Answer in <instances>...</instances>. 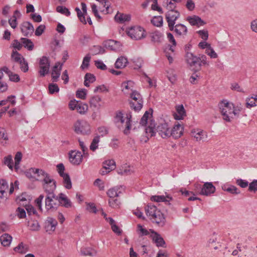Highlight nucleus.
<instances>
[{"label":"nucleus","mask_w":257,"mask_h":257,"mask_svg":"<svg viewBox=\"0 0 257 257\" xmlns=\"http://www.w3.org/2000/svg\"><path fill=\"white\" fill-rule=\"evenodd\" d=\"M218 107L223 119L227 122H230L235 117H238L242 109L241 104H234L225 99L219 102Z\"/></svg>","instance_id":"obj_1"},{"label":"nucleus","mask_w":257,"mask_h":257,"mask_svg":"<svg viewBox=\"0 0 257 257\" xmlns=\"http://www.w3.org/2000/svg\"><path fill=\"white\" fill-rule=\"evenodd\" d=\"M155 126V121L150 120L149 125L145 128L146 133L148 136H154L156 131L159 135L163 139L170 137V129L167 123H161L158 125L156 128Z\"/></svg>","instance_id":"obj_2"},{"label":"nucleus","mask_w":257,"mask_h":257,"mask_svg":"<svg viewBox=\"0 0 257 257\" xmlns=\"http://www.w3.org/2000/svg\"><path fill=\"white\" fill-rule=\"evenodd\" d=\"M131 119L132 115L131 113H126L124 116L120 111L116 112L114 117L115 124L125 135L130 134L131 128Z\"/></svg>","instance_id":"obj_3"},{"label":"nucleus","mask_w":257,"mask_h":257,"mask_svg":"<svg viewBox=\"0 0 257 257\" xmlns=\"http://www.w3.org/2000/svg\"><path fill=\"white\" fill-rule=\"evenodd\" d=\"M147 216L159 226H163L166 223L164 214L154 205H148L145 209Z\"/></svg>","instance_id":"obj_4"},{"label":"nucleus","mask_w":257,"mask_h":257,"mask_svg":"<svg viewBox=\"0 0 257 257\" xmlns=\"http://www.w3.org/2000/svg\"><path fill=\"white\" fill-rule=\"evenodd\" d=\"M175 8V4L172 2L168 3L166 6V9L168 10V12L166 15V19L170 31L174 30L176 21L180 17L179 12L174 10Z\"/></svg>","instance_id":"obj_5"},{"label":"nucleus","mask_w":257,"mask_h":257,"mask_svg":"<svg viewBox=\"0 0 257 257\" xmlns=\"http://www.w3.org/2000/svg\"><path fill=\"white\" fill-rule=\"evenodd\" d=\"M127 35L132 39L141 40L146 36V31L140 26L133 27L126 31Z\"/></svg>","instance_id":"obj_6"},{"label":"nucleus","mask_w":257,"mask_h":257,"mask_svg":"<svg viewBox=\"0 0 257 257\" xmlns=\"http://www.w3.org/2000/svg\"><path fill=\"white\" fill-rule=\"evenodd\" d=\"M31 198V196L28 195L26 193H23L20 196L16 198L17 203L20 204V205L25 207L29 216L31 215L32 211V206L30 205Z\"/></svg>","instance_id":"obj_7"},{"label":"nucleus","mask_w":257,"mask_h":257,"mask_svg":"<svg viewBox=\"0 0 257 257\" xmlns=\"http://www.w3.org/2000/svg\"><path fill=\"white\" fill-rule=\"evenodd\" d=\"M74 130L77 134L88 135L91 133L90 124L86 121L77 120L74 124Z\"/></svg>","instance_id":"obj_8"},{"label":"nucleus","mask_w":257,"mask_h":257,"mask_svg":"<svg viewBox=\"0 0 257 257\" xmlns=\"http://www.w3.org/2000/svg\"><path fill=\"white\" fill-rule=\"evenodd\" d=\"M11 59L13 61L19 64L21 70L24 72L28 70V64L24 58L16 50H13L11 54Z\"/></svg>","instance_id":"obj_9"},{"label":"nucleus","mask_w":257,"mask_h":257,"mask_svg":"<svg viewBox=\"0 0 257 257\" xmlns=\"http://www.w3.org/2000/svg\"><path fill=\"white\" fill-rule=\"evenodd\" d=\"M131 97L133 99V101L131 102V108L135 111L140 110L143 107V103L141 95L135 90L131 93Z\"/></svg>","instance_id":"obj_10"},{"label":"nucleus","mask_w":257,"mask_h":257,"mask_svg":"<svg viewBox=\"0 0 257 257\" xmlns=\"http://www.w3.org/2000/svg\"><path fill=\"white\" fill-rule=\"evenodd\" d=\"M42 186L47 195L53 194L56 188V182L51 176H49L43 181Z\"/></svg>","instance_id":"obj_11"},{"label":"nucleus","mask_w":257,"mask_h":257,"mask_svg":"<svg viewBox=\"0 0 257 257\" xmlns=\"http://www.w3.org/2000/svg\"><path fill=\"white\" fill-rule=\"evenodd\" d=\"M58 202V196H56L55 194L47 195L45 201L46 209L51 211L56 209L59 206Z\"/></svg>","instance_id":"obj_12"},{"label":"nucleus","mask_w":257,"mask_h":257,"mask_svg":"<svg viewBox=\"0 0 257 257\" xmlns=\"http://www.w3.org/2000/svg\"><path fill=\"white\" fill-rule=\"evenodd\" d=\"M83 158L82 154L79 151L71 150L69 153V161L74 165H79L83 161Z\"/></svg>","instance_id":"obj_13"},{"label":"nucleus","mask_w":257,"mask_h":257,"mask_svg":"<svg viewBox=\"0 0 257 257\" xmlns=\"http://www.w3.org/2000/svg\"><path fill=\"white\" fill-rule=\"evenodd\" d=\"M39 74L41 76H44L49 71L50 62L49 58L46 56H43L40 60Z\"/></svg>","instance_id":"obj_14"},{"label":"nucleus","mask_w":257,"mask_h":257,"mask_svg":"<svg viewBox=\"0 0 257 257\" xmlns=\"http://www.w3.org/2000/svg\"><path fill=\"white\" fill-rule=\"evenodd\" d=\"M57 224V221L55 218L48 217L44 222V228L47 232L51 234L55 231Z\"/></svg>","instance_id":"obj_15"},{"label":"nucleus","mask_w":257,"mask_h":257,"mask_svg":"<svg viewBox=\"0 0 257 257\" xmlns=\"http://www.w3.org/2000/svg\"><path fill=\"white\" fill-rule=\"evenodd\" d=\"M190 134L191 137L196 142L203 141L207 136L206 132L199 128H193Z\"/></svg>","instance_id":"obj_16"},{"label":"nucleus","mask_w":257,"mask_h":257,"mask_svg":"<svg viewBox=\"0 0 257 257\" xmlns=\"http://www.w3.org/2000/svg\"><path fill=\"white\" fill-rule=\"evenodd\" d=\"M176 111L173 113V116L175 120H183L186 115V110L183 104L177 105L175 106Z\"/></svg>","instance_id":"obj_17"},{"label":"nucleus","mask_w":257,"mask_h":257,"mask_svg":"<svg viewBox=\"0 0 257 257\" xmlns=\"http://www.w3.org/2000/svg\"><path fill=\"white\" fill-rule=\"evenodd\" d=\"M150 237L153 241L156 243L158 247L164 246L165 242L164 239L161 237V235L158 232L155 231L153 229H150Z\"/></svg>","instance_id":"obj_18"},{"label":"nucleus","mask_w":257,"mask_h":257,"mask_svg":"<svg viewBox=\"0 0 257 257\" xmlns=\"http://www.w3.org/2000/svg\"><path fill=\"white\" fill-rule=\"evenodd\" d=\"M63 63L57 62L53 67L51 72V77L53 81L56 82L60 77Z\"/></svg>","instance_id":"obj_19"},{"label":"nucleus","mask_w":257,"mask_h":257,"mask_svg":"<svg viewBox=\"0 0 257 257\" xmlns=\"http://www.w3.org/2000/svg\"><path fill=\"white\" fill-rule=\"evenodd\" d=\"M134 82L131 80H127L123 82L121 84V91L124 94H131L134 91Z\"/></svg>","instance_id":"obj_20"},{"label":"nucleus","mask_w":257,"mask_h":257,"mask_svg":"<svg viewBox=\"0 0 257 257\" xmlns=\"http://www.w3.org/2000/svg\"><path fill=\"white\" fill-rule=\"evenodd\" d=\"M184 131V127L179 123L175 124L173 127L170 130V137L172 136L175 139L180 138Z\"/></svg>","instance_id":"obj_21"},{"label":"nucleus","mask_w":257,"mask_h":257,"mask_svg":"<svg viewBox=\"0 0 257 257\" xmlns=\"http://www.w3.org/2000/svg\"><path fill=\"white\" fill-rule=\"evenodd\" d=\"M50 175L44 170L36 169L33 170V180L38 181H43Z\"/></svg>","instance_id":"obj_22"},{"label":"nucleus","mask_w":257,"mask_h":257,"mask_svg":"<svg viewBox=\"0 0 257 257\" xmlns=\"http://www.w3.org/2000/svg\"><path fill=\"white\" fill-rule=\"evenodd\" d=\"M215 187L211 182H206L204 184L201 192L200 194L208 196L215 192Z\"/></svg>","instance_id":"obj_23"},{"label":"nucleus","mask_w":257,"mask_h":257,"mask_svg":"<svg viewBox=\"0 0 257 257\" xmlns=\"http://www.w3.org/2000/svg\"><path fill=\"white\" fill-rule=\"evenodd\" d=\"M124 188L122 186H116L110 188L107 192V195L110 198L118 197L122 193Z\"/></svg>","instance_id":"obj_24"},{"label":"nucleus","mask_w":257,"mask_h":257,"mask_svg":"<svg viewBox=\"0 0 257 257\" xmlns=\"http://www.w3.org/2000/svg\"><path fill=\"white\" fill-rule=\"evenodd\" d=\"M21 30L22 34L26 37L31 36L32 34V25L29 22H24L21 24Z\"/></svg>","instance_id":"obj_25"},{"label":"nucleus","mask_w":257,"mask_h":257,"mask_svg":"<svg viewBox=\"0 0 257 257\" xmlns=\"http://www.w3.org/2000/svg\"><path fill=\"white\" fill-rule=\"evenodd\" d=\"M176 35L179 36L184 37L187 35L188 29L187 27L182 24H178L174 25V30Z\"/></svg>","instance_id":"obj_26"},{"label":"nucleus","mask_w":257,"mask_h":257,"mask_svg":"<svg viewBox=\"0 0 257 257\" xmlns=\"http://www.w3.org/2000/svg\"><path fill=\"white\" fill-rule=\"evenodd\" d=\"M97 1L100 5H102L103 6V8L99 6L98 8L99 9V11L102 13L105 14H107L110 13V12L109 11V8L111 6V3L110 1H112V0H95Z\"/></svg>","instance_id":"obj_27"},{"label":"nucleus","mask_w":257,"mask_h":257,"mask_svg":"<svg viewBox=\"0 0 257 257\" xmlns=\"http://www.w3.org/2000/svg\"><path fill=\"white\" fill-rule=\"evenodd\" d=\"M187 20L192 26L200 27L206 24V23L203 21L201 18L197 16L188 17L187 18Z\"/></svg>","instance_id":"obj_28"},{"label":"nucleus","mask_w":257,"mask_h":257,"mask_svg":"<svg viewBox=\"0 0 257 257\" xmlns=\"http://www.w3.org/2000/svg\"><path fill=\"white\" fill-rule=\"evenodd\" d=\"M58 201L59 205L61 204L66 208H70L72 206V204L70 200L63 193H61L59 194Z\"/></svg>","instance_id":"obj_29"},{"label":"nucleus","mask_w":257,"mask_h":257,"mask_svg":"<svg viewBox=\"0 0 257 257\" xmlns=\"http://www.w3.org/2000/svg\"><path fill=\"white\" fill-rule=\"evenodd\" d=\"M103 167L105 171H102L101 174L104 175L115 169V163L113 160H106L103 162Z\"/></svg>","instance_id":"obj_30"},{"label":"nucleus","mask_w":257,"mask_h":257,"mask_svg":"<svg viewBox=\"0 0 257 257\" xmlns=\"http://www.w3.org/2000/svg\"><path fill=\"white\" fill-rule=\"evenodd\" d=\"M151 200L156 202H169L172 200V198L168 195H155L151 197Z\"/></svg>","instance_id":"obj_31"},{"label":"nucleus","mask_w":257,"mask_h":257,"mask_svg":"<svg viewBox=\"0 0 257 257\" xmlns=\"http://www.w3.org/2000/svg\"><path fill=\"white\" fill-rule=\"evenodd\" d=\"M186 60L187 63L191 66H194L199 62L198 57L189 52L187 53L186 55Z\"/></svg>","instance_id":"obj_32"},{"label":"nucleus","mask_w":257,"mask_h":257,"mask_svg":"<svg viewBox=\"0 0 257 257\" xmlns=\"http://www.w3.org/2000/svg\"><path fill=\"white\" fill-rule=\"evenodd\" d=\"M103 45L104 47L111 50H116L119 46L118 43L112 40H108L104 41Z\"/></svg>","instance_id":"obj_33"},{"label":"nucleus","mask_w":257,"mask_h":257,"mask_svg":"<svg viewBox=\"0 0 257 257\" xmlns=\"http://www.w3.org/2000/svg\"><path fill=\"white\" fill-rule=\"evenodd\" d=\"M127 63V59L124 56H120L116 60L115 67L117 69H122L126 66Z\"/></svg>","instance_id":"obj_34"},{"label":"nucleus","mask_w":257,"mask_h":257,"mask_svg":"<svg viewBox=\"0 0 257 257\" xmlns=\"http://www.w3.org/2000/svg\"><path fill=\"white\" fill-rule=\"evenodd\" d=\"M102 99L100 96L96 95L92 97L90 100L89 103L91 107L99 108L101 107V102Z\"/></svg>","instance_id":"obj_35"},{"label":"nucleus","mask_w":257,"mask_h":257,"mask_svg":"<svg viewBox=\"0 0 257 257\" xmlns=\"http://www.w3.org/2000/svg\"><path fill=\"white\" fill-rule=\"evenodd\" d=\"M12 237L8 233H5L0 237V241L4 246H9L12 241Z\"/></svg>","instance_id":"obj_36"},{"label":"nucleus","mask_w":257,"mask_h":257,"mask_svg":"<svg viewBox=\"0 0 257 257\" xmlns=\"http://www.w3.org/2000/svg\"><path fill=\"white\" fill-rule=\"evenodd\" d=\"M109 223L111 225L112 230L118 235L121 234L122 231L121 229L116 225L115 221L111 218L108 217Z\"/></svg>","instance_id":"obj_37"},{"label":"nucleus","mask_w":257,"mask_h":257,"mask_svg":"<svg viewBox=\"0 0 257 257\" xmlns=\"http://www.w3.org/2000/svg\"><path fill=\"white\" fill-rule=\"evenodd\" d=\"M100 136L98 135L95 136L92 139V142L89 146L90 150L93 152L95 151L98 148Z\"/></svg>","instance_id":"obj_38"},{"label":"nucleus","mask_w":257,"mask_h":257,"mask_svg":"<svg viewBox=\"0 0 257 257\" xmlns=\"http://www.w3.org/2000/svg\"><path fill=\"white\" fill-rule=\"evenodd\" d=\"M8 189V184L7 181L4 179L0 180V198H3L6 191Z\"/></svg>","instance_id":"obj_39"},{"label":"nucleus","mask_w":257,"mask_h":257,"mask_svg":"<svg viewBox=\"0 0 257 257\" xmlns=\"http://www.w3.org/2000/svg\"><path fill=\"white\" fill-rule=\"evenodd\" d=\"M76 110L80 114H84L88 110V106L86 103L80 101Z\"/></svg>","instance_id":"obj_40"},{"label":"nucleus","mask_w":257,"mask_h":257,"mask_svg":"<svg viewBox=\"0 0 257 257\" xmlns=\"http://www.w3.org/2000/svg\"><path fill=\"white\" fill-rule=\"evenodd\" d=\"M108 204L109 206L111 208H118L121 205V201L118 197L110 198L108 200Z\"/></svg>","instance_id":"obj_41"},{"label":"nucleus","mask_w":257,"mask_h":257,"mask_svg":"<svg viewBox=\"0 0 257 257\" xmlns=\"http://www.w3.org/2000/svg\"><path fill=\"white\" fill-rule=\"evenodd\" d=\"M95 77L94 75L90 73H86L85 76L84 84L86 87L90 86V83H92L95 81Z\"/></svg>","instance_id":"obj_42"},{"label":"nucleus","mask_w":257,"mask_h":257,"mask_svg":"<svg viewBox=\"0 0 257 257\" xmlns=\"http://www.w3.org/2000/svg\"><path fill=\"white\" fill-rule=\"evenodd\" d=\"M14 250L15 252L25 254L28 251V249L27 245H24L23 242H21L17 246L15 247Z\"/></svg>","instance_id":"obj_43"},{"label":"nucleus","mask_w":257,"mask_h":257,"mask_svg":"<svg viewBox=\"0 0 257 257\" xmlns=\"http://www.w3.org/2000/svg\"><path fill=\"white\" fill-rule=\"evenodd\" d=\"M131 19V17L128 15H124L123 14H117L115 16V20L120 23H123L126 21H128Z\"/></svg>","instance_id":"obj_44"},{"label":"nucleus","mask_w":257,"mask_h":257,"mask_svg":"<svg viewBox=\"0 0 257 257\" xmlns=\"http://www.w3.org/2000/svg\"><path fill=\"white\" fill-rule=\"evenodd\" d=\"M151 23L156 27H161L163 25V18L161 16H154L151 20Z\"/></svg>","instance_id":"obj_45"},{"label":"nucleus","mask_w":257,"mask_h":257,"mask_svg":"<svg viewBox=\"0 0 257 257\" xmlns=\"http://www.w3.org/2000/svg\"><path fill=\"white\" fill-rule=\"evenodd\" d=\"M63 179V184L66 189H69L72 187V183L70 178L68 174L62 176Z\"/></svg>","instance_id":"obj_46"},{"label":"nucleus","mask_w":257,"mask_h":257,"mask_svg":"<svg viewBox=\"0 0 257 257\" xmlns=\"http://www.w3.org/2000/svg\"><path fill=\"white\" fill-rule=\"evenodd\" d=\"M246 106L247 107H252L257 105V96L247 98L246 100Z\"/></svg>","instance_id":"obj_47"},{"label":"nucleus","mask_w":257,"mask_h":257,"mask_svg":"<svg viewBox=\"0 0 257 257\" xmlns=\"http://www.w3.org/2000/svg\"><path fill=\"white\" fill-rule=\"evenodd\" d=\"M20 40L23 46L27 48L29 50H32V42L31 40L25 38H22Z\"/></svg>","instance_id":"obj_48"},{"label":"nucleus","mask_w":257,"mask_h":257,"mask_svg":"<svg viewBox=\"0 0 257 257\" xmlns=\"http://www.w3.org/2000/svg\"><path fill=\"white\" fill-rule=\"evenodd\" d=\"M97 251L92 248H86L85 250L81 251V254L84 256H93L97 254Z\"/></svg>","instance_id":"obj_49"},{"label":"nucleus","mask_w":257,"mask_h":257,"mask_svg":"<svg viewBox=\"0 0 257 257\" xmlns=\"http://www.w3.org/2000/svg\"><path fill=\"white\" fill-rule=\"evenodd\" d=\"M90 59L91 56L89 54H87L86 56L84 57L82 61V63L81 65V68L82 70H84L88 68Z\"/></svg>","instance_id":"obj_50"},{"label":"nucleus","mask_w":257,"mask_h":257,"mask_svg":"<svg viewBox=\"0 0 257 257\" xmlns=\"http://www.w3.org/2000/svg\"><path fill=\"white\" fill-rule=\"evenodd\" d=\"M137 231L141 236L148 235L150 232V230H148L141 224L137 225Z\"/></svg>","instance_id":"obj_51"},{"label":"nucleus","mask_w":257,"mask_h":257,"mask_svg":"<svg viewBox=\"0 0 257 257\" xmlns=\"http://www.w3.org/2000/svg\"><path fill=\"white\" fill-rule=\"evenodd\" d=\"M151 115V114H150L149 112L146 111L141 119L140 124L142 125L146 126L147 127L149 124V122L148 123V120L149 118V116ZM149 122H150V121Z\"/></svg>","instance_id":"obj_52"},{"label":"nucleus","mask_w":257,"mask_h":257,"mask_svg":"<svg viewBox=\"0 0 257 257\" xmlns=\"http://www.w3.org/2000/svg\"><path fill=\"white\" fill-rule=\"evenodd\" d=\"M86 209L89 213L96 214L97 210L95 205L93 203H86Z\"/></svg>","instance_id":"obj_53"},{"label":"nucleus","mask_w":257,"mask_h":257,"mask_svg":"<svg viewBox=\"0 0 257 257\" xmlns=\"http://www.w3.org/2000/svg\"><path fill=\"white\" fill-rule=\"evenodd\" d=\"M22 157V154L20 152H18L15 157V169L16 171H18L19 169V164L21 161Z\"/></svg>","instance_id":"obj_54"},{"label":"nucleus","mask_w":257,"mask_h":257,"mask_svg":"<svg viewBox=\"0 0 257 257\" xmlns=\"http://www.w3.org/2000/svg\"><path fill=\"white\" fill-rule=\"evenodd\" d=\"M4 163L6 165L8 166L9 169L11 170L13 169V161L11 155H8V156L5 157L4 159Z\"/></svg>","instance_id":"obj_55"},{"label":"nucleus","mask_w":257,"mask_h":257,"mask_svg":"<svg viewBox=\"0 0 257 257\" xmlns=\"http://www.w3.org/2000/svg\"><path fill=\"white\" fill-rule=\"evenodd\" d=\"M75 11L77 12V16L79 19L80 21H81V22L84 24H86L87 23V22L85 18V15L86 14H84L83 12H82L80 9L78 8H76Z\"/></svg>","instance_id":"obj_56"},{"label":"nucleus","mask_w":257,"mask_h":257,"mask_svg":"<svg viewBox=\"0 0 257 257\" xmlns=\"http://www.w3.org/2000/svg\"><path fill=\"white\" fill-rule=\"evenodd\" d=\"M109 91V88L104 84L97 86L94 89V92H107Z\"/></svg>","instance_id":"obj_57"},{"label":"nucleus","mask_w":257,"mask_h":257,"mask_svg":"<svg viewBox=\"0 0 257 257\" xmlns=\"http://www.w3.org/2000/svg\"><path fill=\"white\" fill-rule=\"evenodd\" d=\"M87 90L85 89H79L76 91V95L77 97L84 100L86 98Z\"/></svg>","instance_id":"obj_58"},{"label":"nucleus","mask_w":257,"mask_h":257,"mask_svg":"<svg viewBox=\"0 0 257 257\" xmlns=\"http://www.w3.org/2000/svg\"><path fill=\"white\" fill-rule=\"evenodd\" d=\"M56 11L57 12L64 14L66 16H69L70 15V12L69 10L64 6H58L56 8Z\"/></svg>","instance_id":"obj_59"},{"label":"nucleus","mask_w":257,"mask_h":257,"mask_svg":"<svg viewBox=\"0 0 257 257\" xmlns=\"http://www.w3.org/2000/svg\"><path fill=\"white\" fill-rule=\"evenodd\" d=\"M205 53L211 58H216L218 57L217 54L215 52L213 48L211 46L206 49Z\"/></svg>","instance_id":"obj_60"},{"label":"nucleus","mask_w":257,"mask_h":257,"mask_svg":"<svg viewBox=\"0 0 257 257\" xmlns=\"http://www.w3.org/2000/svg\"><path fill=\"white\" fill-rule=\"evenodd\" d=\"M167 38L169 40V41L172 44V46L170 47V50L172 52H174V49L173 48V47H175L177 44L175 39L173 35L170 33H167Z\"/></svg>","instance_id":"obj_61"},{"label":"nucleus","mask_w":257,"mask_h":257,"mask_svg":"<svg viewBox=\"0 0 257 257\" xmlns=\"http://www.w3.org/2000/svg\"><path fill=\"white\" fill-rule=\"evenodd\" d=\"M99 6L101 7V8H103V6L102 5H100L98 3V6H97L95 4H93L91 6V9H92V11L94 16L96 17H97L98 19H100L101 18V17L100 16V15L98 14V10L99 11V9L98 8Z\"/></svg>","instance_id":"obj_62"},{"label":"nucleus","mask_w":257,"mask_h":257,"mask_svg":"<svg viewBox=\"0 0 257 257\" xmlns=\"http://www.w3.org/2000/svg\"><path fill=\"white\" fill-rule=\"evenodd\" d=\"M97 131L99 134V136L104 137L106 136L108 133V130L105 126H100L98 127Z\"/></svg>","instance_id":"obj_63"},{"label":"nucleus","mask_w":257,"mask_h":257,"mask_svg":"<svg viewBox=\"0 0 257 257\" xmlns=\"http://www.w3.org/2000/svg\"><path fill=\"white\" fill-rule=\"evenodd\" d=\"M248 190L251 192H254L257 191V180H253L249 184L248 186Z\"/></svg>","instance_id":"obj_64"}]
</instances>
